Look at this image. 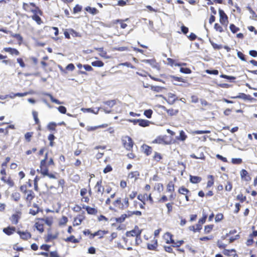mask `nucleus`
<instances>
[{
	"instance_id": "obj_36",
	"label": "nucleus",
	"mask_w": 257,
	"mask_h": 257,
	"mask_svg": "<svg viewBox=\"0 0 257 257\" xmlns=\"http://www.w3.org/2000/svg\"><path fill=\"white\" fill-rule=\"evenodd\" d=\"M230 30L233 33H235L239 31V28L236 27L234 25L231 24L229 27Z\"/></svg>"
},
{
	"instance_id": "obj_40",
	"label": "nucleus",
	"mask_w": 257,
	"mask_h": 257,
	"mask_svg": "<svg viewBox=\"0 0 257 257\" xmlns=\"http://www.w3.org/2000/svg\"><path fill=\"white\" fill-rule=\"evenodd\" d=\"M153 158L155 160L158 162L159 161L162 159L161 154L157 152H155Z\"/></svg>"
},
{
	"instance_id": "obj_53",
	"label": "nucleus",
	"mask_w": 257,
	"mask_h": 257,
	"mask_svg": "<svg viewBox=\"0 0 257 257\" xmlns=\"http://www.w3.org/2000/svg\"><path fill=\"white\" fill-rule=\"evenodd\" d=\"M232 252H235L234 249L228 250V249H224L223 251V253L224 255L229 256L230 255V253Z\"/></svg>"
},
{
	"instance_id": "obj_42",
	"label": "nucleus",
	"mask_w": 257,
	"mask_h": 257,
	"mask_svg": "<svg viewBox=\"0 0 257 257\" xmlns=\"http://www.w3.org/2000/svg\"><path fill=\"white\" fill-rule=\"evenodd\" d=\"M231 162L234 164H239L242 162V160L240 158H232Z\"/></svg>"
},
{
	"instance_id": "obj_62",
	"label": "nucleus",
	"mask_w": 257,
	"mask_h": 257,
	"mask_svg": "<svg viewBox=\"0 0 257 257\" xmlns=\"http://www.w3.org/2000/svg\"><path fill=\"white\" fill-rule=\"evenodd\" d=\"M188 38L191 41H193V40H194L196 39V38H197V36L196 35L193 33H191L189 36H187Z\"/></svg>"
},
{
	"instance_id": "obj_38",
	"label": "nucleus",
	"mask_w": 257,
	"mask_h": 257,
	"mask_svg": "<svg viewBox=\"0 0 257 257\" xmlns=\"http://www.w3.org/2000/svg\"><path fill=\"white\" fill-rule=\"evenodd\" d=\"M180 71L181 73L184 74H190L191 72V70L188 68L181 67L180 68Z\"/></svg>"
},
{
	"instance_id": "obj_46",
	"label": "nucleus",
	"mask_w": 257,
	"mask_h": 257,
	"mask_svg": "<svg viewBox=\"0 0 257 257\" xmlns=\"http://www.w3.org/2000/svg\"><path fill=\"white\" fill-rule=\"evenodd\" d=\"M59 111L63 114H65L66 112V108L65 106H60L58 108Z\"/></svg>"
},
{
	"instance_id": "obj_5",
	"label": "nucleus",
	"mask_w": 257,
	"mask_h": 257,
	"mask_svg": "<svg viewBox=\"0 0 257 257\" xmlns=\"http://www.w3.org/2000/svg\"><path fill=\"white\" fill-rule=\"evenodd\" d=\"M129 206L128 199L127 197L123 199V202L118 206V208L121 210L127 208Z\"/></svg>"
},
{
	"instance_id": "obj_25",
	"label": "nucleus",
	"mask_w": 257,
	"mask_h": 257,
	"mask_svg": "<svg viewBox=\"0 0 257 257\" xmlns=\"http://www.w3.org/2000/svg\"><path fill=\"white\" fill-rule=\"evenodd\" d=\"M91 65L94 67H102L104 65V63L101 61L99 60L95 61L94 62H92L91 63Z\"/></svg>"
},
{
	"instance_id": "obj_1",
	"label": "nucleus",
	"mask_w": 257,
	"mask_h": 257,
	"mask_svg": "<svg viewBox=\"0 0 257 257\" xmlns=\"http://www.w3.org/2000/svg\"><path fill=\"white\" fill-rule=\"evenodd\" d=\"M122 142L124 147L127 150L129 151L133 148V142L132 139L130 137L128 136H125L123 137L122 139Z\"/></svg>"
},
{
	"instance_id": "obj_44",
	"label": "nucleus",
	"mask_w": 257,
	"mask_h": 257,
	"mask_svg": "<svg viewBox=\"0 0 257 257\" xmlns=\"http://www.w3.org/2000/svg\"><path fill=\"white\" fill-rule=\"evenodd\" d=\"M139 175V174L138 172H131L128 174V177L130 178H136Z\"/></svg>"
},
{
	"instance_id": "obj_33",
	"label": "nucleus",
	"mask_w": 257,
	"mask_h": 257,
	"mask_svg": "<svg viewBox=\"0 0 257 257\" xmlns=\"http://www.w3.org/2000/svg\"><path fill=\"white\" fill-rule=\"evenodd\" d=\"M65 241H70V242H74V243L78 242V239H76L73 235H71L70 237H67L65 239Z\"/></svg>"
},
{
	"instance_id": "obj_16",
	"label": "nucleus",
	"mask_w": 257,
	"mask_h": 257,
	"mask_svg": "<svg viewBox=\"0 0 257 257\" xmlns=\"http://www.w3.org/2000/svg\"><path fill=\"white\" fill-rule=\"evenodd\" d=\"M142 148L143 149L144 152L147 155H149L151 154L152 152V148L147 146V145H143L142 146Z\"/></svg>"
},
{
	"instance_id": "obj_6",
	"label": "nucleus",
	"mask_w": 257,
	"mask_h": 257,
	"mask_svg": "<svg viewBox=\"0 0 257 257\" xmlns=\"http://www.w3.org/2000/svg\"><path fill=\"white\" fill-rule=\"evenodd\" d=\"M4 51L10 53L12 55H15L16 56H18L19 55V52L16 49L8 47V48H5L4 49Z\"/></svg>"
},
{
	"instance_id": "obj_35",
	"label": "nucleus",
	"mask_w": 257,
	"mask_h": 257,
	"mask_svg": "<svg viewBox=\"0 0 257 257\" xmlns=\"http://www.w3.org/2000/svg\"><path fill=\"white\" fill-rule=\"evenodd\" d=\"M40 173L43 176H46L47 174H48V169H47V167H44L43 168H40Z\"/></svg>"
},
{
	"instance_id": "obj_31",
	"label": "nucleus",
	"mask_w": 257,
	"mask_h": 257,
	"mask_svg": "<svg viewBox=\"0 0 257 257\" xmlns=\"http://www.w3.org/2000/svg\"><path fill=\"white\" fill-rule=\"evenodd\" d=\"M178 192L181 194L185 195L189 192V190L182 186L179 189Z\"/></svg>"
},
{
	"instance_id": "obj_7",
	"label": "nucleus",
	"mask_w": 257,
	"mask_h": 257,
	"mask_svg": "<svg viewBox=\"0 0 257 257\" xmlns=\"http://www.w3.org/2000/svg\"><path fill=\"white\" fill-rule=\"evenodd\" d=\"M240 176L242 179L248 181L251 179L250 177L248 175V172L244 169H242L240 171Z\"/></svg>"
},
{
	"instance_id": "obj_9",
	"label": "nucleus",
	"mask_w": 257,
	"mask_h": 257,
	"mask_svg": "<svg viewBox=\"0 0 257 257\" xmlns=\"http://www.w3.org/2000/svg\"><path fill=\"white\" fill-rule=\"evenodd\" d=\"M84 217L82 215H79L74 219L73 226H77L81 224Z\"/></svg>"
},
{
	"instance_id": "obj_57",
	"label": "nucleus",
	"mask_w": 257,
	"mask_h": 257,
	"mask_svg": "<svg viewBox=\"0 0 257 257\" xmlns=\"http://www.w3.org/2000/svg\"><path fill=\"white\" fill-rule=\"evenodd\" d=\"M206 73L209 74H214V75H217L218 74V71L217 70H207L206 71Z\"/></svg>"
},
{
	"instance_id": "obj_8",
	"label": "nucleus",
	"mask_w": 257,
	"mask_h": 257,
	"mask_svg": "<svg viewBox=\"0 0 257 257\" xmlns=\"http://www.w3.org/2000/svg\"><path fill=\"white\" fill-rule=\"evenodd\" d=\"M18 233L20 235V237L25 240H27L28 238H30L31 237V234L28 232H22L20 231H19Z\"/></svg>"
},
{
	"instance_id": "obj_55",
	"label": "nucleus",
	"mask_w": 257,
	"mask_h": 257,
	"mask_svg": "<svg viewBox=\"0 0 257 257\" xmlns=\"http://www.w3.org/2000/svg\"><path fill=\"white\" fill-rule=\"evenodd\" d=\"M237 55L238 57L242 61H245V59L244 57V55L241 52H237Z\"/></svg>"
},
{
	"instance_id": "obj_13",
	"label": "nucleus",
	"mask_w": 257,
	"mask_h": 257,
	"mask_svg": "<svg viewBox=\"0 0 257 257\" xmlns=\"http://www.w3.org/2000/svg\"><path fill=\"white\" fill-rule=\"evenodd\" d=\"M103 103L104 105H106L109 108V109H110L114 105L116 104V101L115 100H109L107 101H105L103 102Z\"/></svg>"
},
{
	"instance_id": "obj_23",
	"label": "nucleus",
	"mask_w": 257,
	"mask_h": 257,
	"mask_svg": "<svg viewBox=\"0 0 257 257\" xmlns=\"http://www.w3.org/2000/svg\"><path fill=\"white\" fill-rule=\"evenodd\" d=\"M12 198L14 201H18L21 198V195L18 192H14L12 194Z\"/></svg>"
},
{
	"instance_id": "obj_64",
	"label": "nucleus",
	"mask_w": 257,
	"mask_h": 257,
	"mask_svg": "<svg viewBox=\"0 0 257 257\" xmlns=\"http://www.w3.org/2000/svg\"><path fill=\"white\" fill-rule=\"evenodd\" d=\"M49 257H60L57 254V251H51L49 254Z\"/></svg>"
},
{
	"instance_id": "obj_41",
	"label": "nucleus",
	"mask_w": 257,
	"mask_h": 257,
	"mask_svg": "<svg viewBox=\"0 0 257 257\" xmlns=\"http://www.w3.org/2000/svg\"><path fill=\"white\" fill-rule=\"evenodd\" d=\"M210 131L209 130H205V131H195L194 132V134H209L210 133Z\"/></svg>"
},
{
	"instance_id": "obj_43",
	"label": "nucleus",
	"mask_w": 257,
	"mask_h": 257,
	"mask_svg": "<svg viewBox=\"0 0 257 257\" xmlns=\"http://www.w3.org/2000/svg\"><path fill=\"white\" fill-rule=\"evenodd\" d=\"M213 227V225H209L205 226L204 231L206 233H209L212 229Z\"/></svg>"
},
{
	"instance_id": "obj_19",
	"label": "nucleus",
	"mask_w": 257,
	"mask_h": 257,
	"mask_svg": "<svg viewBox=\"0 0 257 257\" xmlns=\"http://www.w3.org/2000/svg\"><path fill=\"white\" fill-rule=\"evenodd\" d=\"M131 216H128V213L127 212V214H123L121 215L120 217L117 218L116 219V221L119 223L123 222L126 218L129 217Z\"/></svg>"
},
{
	"instance_id": "obj_29",
	"label": "nucleus",
	"mask_w": 257,
	"mask_h": 257,
	"mask_svg": "<svg viewBox=\"0 0 257 257\" xmlns=\"http://www.w3.org/2000/svg\"><path fill=\"white\" fill-rule=\"evenodd\" d=\"M86 11L91 13L93 15L96 14L97 13V10L96 9L94 8H91L90 7H87L85 9Z\"/></svg>"
},
{
	"instance_id": "obj_63",
	"label": "nucleus",
	"mask_w": 257,
	"mask_h": 257,
	"mask_svg": "<svg viewBox=\"0 0 257 257\" xmlns=\"http://www.w3.org/2000/svg\"><path fill=\"white\" fill-rule=\"evenodd\" d=\"M50 247V246L49 245L43 244L40 246V248L46 251H48L49 250Z\"/></svg>"
},
{
	"instance_id": "obj_10",
	"label": "nucleus",
	"mask_w": 257,
	"mask_h": 257,
	"mask_svg": "<svg viewBox=\"0 0 257 257\" xmlns=\"http://www.w3.org/2000/svg\"><path fill=\"white\" fill-rule=\"evenodd\" d=\"M15 229L16 228L14 227H8L7 228H4L3 229V231L7 235H10L14 232Z\"/></svg>"
},
{
	"instance_id": "obj_60",
	"label": "nucleus",
	"mask_w": 257,
	"mask_h": 257,
	"mask_svg": "<svg viewBox=\"0 0 257 257\" xmlns=\"http://www.w3.org/2000/svg\"><path fill=\"white\" fill-rule=\"evenodd\" d=\"M225 189L227 191H230L232 189V184L230 182H228L227 185L225 187Z\"/></svg>"
},
{
	"instance_id": "obj_47",
	"label": "nucleus",
	"mask_w": 257,
	"mask_h": 257,
	"mask_svg": "<svg viewBox=\"0 0 257 257\" xmlns=\"http://www.w3.org/2000/svg\"><path fill=\"white\" fill-rule=\"evenodd\" d=\"M98 50L99 52H100V53L99 54L100 56H101L102 57H104V58H107L106 57V52L103 51V48H99Z\"/></svg>"
},
{
	"instance_id": "obj_45",
	"label": "nucleus",
	"mask_w": 257,
	"mask_h": 257,
	"mask_svg": "<svg viewBox=\"0 0 257 257\" xmlns=\"http://www.w3.org/2000/svg\"><path fill=\"white\" fill-rule=\"evenodd\" d=\"M210 43L211 44V45L212 46V47H213L214 49H220L221 48H222V46L221 45H218L213 42H211L210 41Z\"/></svg>"
},
{
	"instance_id": "obj_61",
	"label": "nucleus",
	"mask_w": 257,
	"mask_h": 257,
	"mask_svg": "<svg viewBox=\"0 0 257 257\" xmlns=\"http://www.w3.org/2000/svg\"><path fill=\"white\" fill-rule=\"evenodd\" d=\"M33 19L36 21L38 24H40L41 22V19L40 17L37 15H34L33 16Z\"/></svg>"
},
{
	"instance_id": "obj_34",
	"label": "nucleus",
	"mask_w": 257,
	"mask_h": 257,
	"mask_svg": "<svg viewBox=\"0 0 257 257\" xmlns=\"http://www.w3.org/2000/svg\"><path fill=\"white\" fill-rule=\"evenodd\" d=\"M128 216H132L133 215H136L138 216H141L142 215V212L140 211H128Z\"/></svg>"
},
{
	"instance_id": "obj_49",
	"label": "nucleus",
	"mask_w": 257,
	"mask_h": 257,
	"mask_svg": "<svg viewBox=\"0 0 257 257\" xmlns=\"http://www.w3.org/2000/svg\"><path fill=\"white\" fill-rule=\"evenodd\" d=\"M82 10V7L78 5H76L73 9V12L74 13H77L80 12Z\"/></svg>"
},
{
	"instance_id": "obj_58",
	"label": "nucleus",
	"mask_w": 257,
	"mask_h": 257,
	"mask_svg": "<svg viewBox=\"0 0 257 257\" xmlns=\"http://www.w3.org/2000/svg\"><path fill=\"white\" fill-rule=\"evenodd\" d=\"M105 231H101V230H99V231H98L97 232H95L93 234V236H97V235H100V237H102V235L105 234Z\"/></svg>"
},
{
	"instance_id": "obj_27",
	"label": "nucleus",
	"mask_w": 257,
	"mask_h": 257,
	"mask_svg": "<svg viewBox=\"0 0 257 257\" xmlns=\"http://www.w3.org/2000/svg\"><path fill=\"white\" fill-rule=\"evenodd\" d=\"M165 110L167 111V112L168 113V114L171 116L176 115L178 112V110H175V109H165Z\"/></svg>"
},
{
	"instance_id": "obj_12",
	"label": "nucleus",
	"mask_w": 257,
	"mask_h": 257,
	"mask_svg": "<svg viewBox=\"0 0 257 257\" xmlns=\"http://www.w3.org/2000/svg\"><path fill=\"white\" fill-rule=\"evenodd\" d=\"M100 109L102 110L105 113H110L111 112V109H108V108L107 107L105 106H101L100 107H98L97 108V111H95V112L94 111V112H93L94 114H98V111Z\"/></svg>"
},
{
	"instance_id": "obj_54",
	"label": "nucleus",
	"mask_w": 257,
	"mask_h": 257,
	"mask_svg": "<svg viewBox=\"0 0 257 257\" xmlns=\"http://www.w3.org/2000/svg\"><path fill=\"white\" fill-rule=\"evenodd\" d=\"M30 94V92H26L24 93H17L14 94V96H19V97H23L26 96L27 95Z\"/></svg>"
},
{
	"instance_id": "obj_51",
	"label": "nucleus",
	"mask_w": 257,
	"mask_h": 257,
	"mask_svg": "<svg viewBox=\"0 0 257 257\" xmlns=\"http://www.w3.org/2000/svg\"><path fill=\"white\" fill-rule=\"evenodd\" d=\"M223 216L222 214H218L216 215L215 219L216 222H219L223 219Z\"/></svg>"
},
{
	"instance_id": "obj_32",
	"label": "nucleus",
	"mask_w": 257,
	"mask_h": 257,
	"mask_svg": "<svg viewBox=\"0 0 257 257\" xmlns=\"http://www.w3.org/2000/svg\"><path fill=\"white\" fill-rule=\"evenodd\" d=\"M32 114H33V118L35 120V123L36 124H38L39 123L40 121H39V119L38 117V112L35 110H33L32 111Z\"/></svg>"
},
{
	"instance_id": "obj_2",
	"label": "nucleus",
	"mask_w": 257,
	"mask_h": 257,
	"mask_svg": "<svg viewBox=\"0 0 257 257\" xmlns=\"http://www.w3.org/2000/svg\"><path fill=\"white\" fill-rule=\"evenodd\" d=\"M142 233V230H140L138 226H136L134 229L127 231L126 232V235L127 236H136V240L137 241V239L140 236Z\"/></svg>"
},
{
	"instance_id": "obj_4",
	"label": "nucleus",
	"mask_w": 257,
	"mask_h": 257,
	"mask_svg": "<svg viewBox=\"0 0 257 257\" xmlns=\"http://www.w3.org/2000/svg\"><path fill=\"white\" fill-rule=\"evenodd\" d=\"M168 98H164V99L167 101V102L169 104H173L175 101L178 99V97L176 95L172 93H168L167 94Z\"/></svg>"
},
{
	"instance_id": "obj_26",
	"label": "nucleus",
	"mask_w": 257,
	"mask_h": 257,
	"mask_svg": "<svg viewBox=\"0 0 257 257\" xmlns=\"http://www.w3.org/2000/svg\"><path fill=\"white\" fill-rule=\"evenodd\" d=\"M46 95H48V96H49V97L50 98L51 100L53 102L55 103L58 104H63V103L62 102H61L59 100L54 98L51 94H49V93H47Z\"/></svg>"
},
{
	"instance_id": "obj_17",
	"label": "nucleus",
	"mask_w": 257,
	"mask_h": 257,
	"mask_svg": "<svg viewBox=\"0 0 257 257\" xmlns=\"http://www.w3.org/2000/svg\"><path fill=\"white\" fill-rule=\"evenodd\" d=\"M33 207L36 208V209H30L29 211V213L33 215H35L39 212V208L38 206V205H37L36 204H34L33 205Z\"/></svg>"
},
{
	"instance_id": "obj_52",
	"label": "nucleus",
	"mask_w": 257,
	"mask_h": 257,
	"mask_svg": "<svg viewBox=\"0 0 257 257\" xmlns=\"http://www.w3.org/2000/svg\"><path fill=\"white\" fill-rule=\"evenodd\" d=\"M122 203L121 198H118L115 201L113 202V204L115 206L118 207V206Z\"/></svg>"
},
{
	"instance_id": "obj_39",
	"label": "nucleus",
	"mask_w": 257,
	"mask_h": 257,
	"mask_svg": "<svg viewBox=\"0 0 257 257\" xmlns=\"http://www.w3.org/2000/svg\"><path fill=\"white\" fill-rule=\"evenodd\" d=\"M152 113L153 111L151 109H148L144 111L145 115L149 118L151 117Z\"/></svg>"
},
{
	"instance_id": "obj_14",
	"label": "nucleus",
	"mask_w": 257,
	"mask_h": 257,
	"mask_svg": "<svg viewBox=\"0 0 257 257\" xmlns=\"http://www.w3.org/2000/svg\"><path fill=\"white\" fill-rule=\"evenodd\" d=\"M138 123H139V125L141 126L146 127V126L149 125V124L150 123V121L148 120H146V119H139Z\"/></svg>"
},
{
	"instance_id": "obj_28",
	"label": "nucleus",
	"mask_w": 257,
	"mask_h": 257,
	"mask_svg": "<svg viewBox=\"0 0 257 257\" xmlns=\"http://www.w3.org/2000/svg\"><path fill=\"white\" fill-rule=\"evenodd\" d=\"M144 62L148 63L150 65H151L153 67H156L157 64L155 60L153 59H150V60H144L143 61Z\"/></svg>"
},
{
	"instance_id": "obj_18",
	"label": "nucleus",
	"mask_w": 257,
	"mask_h": 257,
	"mask_svg": "<svg viewBox=\"0 0 257 257\" xmlns=\"http://www.w3.org/2000/svg\"><path fill=\"white\" fill-rule=\"evenodd\" d=\"M201 225L199 224H197L196 225V227H195L194 226H190L189 227V230L194 232L199 231L201 229Z\"/></svg>"
},
{
	"instance_id": "obj_15",
	"label": "nucleus",
	"mask_w": 257,
	"mask_h": 257,
	"mask_svg": "<svg viewBox=\"0 0 257 257\" xmlns=\"http://www.w3.org/2000/svg\"><path fill=\"white\" fill-rule=\"evenodd\" d=\"M20 218V216L17 214H13L10 218V220L14 224H17L18 223L19 219Z\"/></svg>"
},
{
	"instance_id": "obj_56",
	"label": "nucleus",
	"mask_w": 257,
	"mask_h": 257,
	"mask_svg": "<svg viewBox=\"0 0 257 257\" xmlns=\"http://www.w3.org/2000/svg\"><path fill=\"white\" fill-rule=\"evenodd\" d=\"M210 178H211V180H208V182H207V187H211V186L213 185V176L212 175H210L209 176V177Z\"/></svg>"
},
{
	"instance_id": "obj_48",
	"label": "nucleus",
	"mask_w": 257,
	"mask_h": 257,
	"mask_svg": "<svg viewBox=\"0 0 257 257\" xmlns=\"http://www.w3.org/2000/svg\"><path fill=\"white\" fill-rule=\"evenodd\" d=\"M220 77L224 78L229 79L230 81H233L235 79V77H234L233 76H228V75H224V74L221 75L220 76Z\"/></svg>"
},
{
	"instance_id": "obj_24",
	"label": "nucleus",
	"mask_w": 257,
	"mask_h": 257,
	"mask_svg": "<svg viewBox=\"0 0 257 257\" xmlns=\"http://www.w3.org/2000/svg\"><path fill=\"white\" fill-rule=\"evenodd\" d=\"M186 138L187 136L185 135L183 131H181L180 132V136L179 137L177 138L178 140H181L182 141H185Z\"/></svg>"
},
{
	"instance_id": "obj_20",
	"label": "nucleus",
	"mask_w": 257,
	"mask_h": 257,
	"mask_svg": "<svg viewBox=\"0 0 257 257\" xmlns=\"http://www.w3.org/2000/svg\"><path fill=\"white\" fill-rule=\"evenodd\" d=\"M101 180L98 181L95 186V188L97 189V192H101L102 194L104 190V188H102V190H101Z\"/></svg>"
},
{
	"instance_id": "obj_3",
	"label": "nucleus",
	"mask_w": 257,
	"mask_h": 257,
	"mask_svg": "<svg viewBox=\"0 0 257 257\" xmlns=\"http://www.w3.org/2000/svg\"><path fill=\"white\" fill-rule=\"evenodd\" d=\"M219 14L220 17V22L224 25H227L228 21V17L227 15L225 14L224 12L221 9L219 10Z\"/></svg>"
},
{
	"instance_id": "obj_50",
	"label": "nucleus",
	"mask_w": 257,
	"mask_h": 257,
	"mask_svg": "<svg viewBox=\"0 0 257 257\" xmlns=\"http://www.w3.org/2000/svg\"><path fill=\"white\" fill-rule=\"evenodd\" d=\"M214 29L219 32H222L223 31V29L221 26H220L219 24L216 23L214 25Z\"/></svg>"
},
{
	"instance_id": "obj_59",
	"label": "nucleus",
	"mask_w": 257,
	"mask_h": 257,
	"mask_svg": "<svg viewBox=\"0 0 257 257\" xmlns=\"http://www.w3.org/2000/svg\"><path fill=\"white\" fill-rule=\"evenodd\" d=\"M112 170V168L110 165H107L104 169L103 173L106 174L108 172H110Z\"/></svg>"
},
{
	"instance_id": "obj_11",
	"label": "nucleus",
	"mask_w": 257,
	"mask_h": 257,
	"mask_svg": "<svg viewBox=\"0 0 257 257\" xmlns=\"http://www.w3.org/2000/svg\"><path fill=\"white\" fill-rule=\"evenodd\" d=\"M201 180L202 179L200 177L190 175V181L192 183L196 184L199 183Z\"/></svg>"
},
{
	"instance_id": "obj_37",
	"label": "nucleus",
	"mask_w": 257,
	"mask_h": 257,
	"mask_svg": "<svg viewBox=\"0 0 257 257\" xmlns=\"http://www.w3.org/2000/svg\"><path fill=\"white\" fill-rule=\"evenodd\" d=\"M56 126V123L55 122H50L47 125V128L51 131L55 130V127Z\"/></svg>"
},
{
	"instance_id": "obj_22",
	"label": "nucleus",
	"mask_w": 257,
	"mask_h": 257,
	"mask_svg": "<svg viewBox=\"0 0 257 257\" xmlns=\"http://www.w3.org/2000/svg\"><path fill=\"white\" fill-rule=\"evenodd\" d=\"M85 209L89 214H95L97 213V210L95 208L89 206H86Z\"/></svg>"
},
{
	"instance_id": "obj_30",
	"label": "nucleus",
	"mask_w": 257,
	"mask_h": 257,
	"mask_svg": "<svg viewBox=\"0 0 257 257\" xmlns=\"http://www.w3.org/2000/svg\"><path fill=\"white\" fill-rule=\"evenodd\" d=\"M167 189L168 192H173L174 191V184L172 182H170L167 185Z\"/></svg>"
},
{
	"instance_id": "obj_21",
	"label": "nucleus",
	"mask_w": 257,
	"mask_h": 257,
	"mask_svg": "<svg viewBox=\"0 0 257 257\" xmlns=\"http://www.w3.org/2000/svg\"><path fill=\"white\" fill-rule=\"evenodd\" d=\"M26 193H28L26 197V199L27 200H29L30 201L33 200L34 198V194L32 190H28Z\"/></svg>"
}]
</instances>
